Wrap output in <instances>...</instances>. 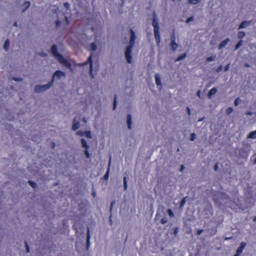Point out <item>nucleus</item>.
<instances>
[{"label": "nucleus", "mask_w": 256, "mask_h": 256, "mask_svg": "<svg viewBox=\"0 0 256 256\" xmlns=\"http://www.w3.org/2000/svg\"><path fill=\"white\" fill-rule=\"evenodd\" d=\"M53 86L52 81H50L48 84L44 85H36L34 86V92L40 93L50 88Z\"/></svg>", "instance_id": "nucleus-1"}, {"label": "nucleus", "mask_w": 256, "mask_h": 256, "mask_svg": "<svg viewBox=\"0 0 256 256\" xmlns=\"http://www.w3.org/2000/svg\"><path fill=\"white\" fill-rule=\"evenodd\" d=\"M68 12H66L64 15H63L62 14H58V20L56 22V27H58L60 26V24L62 23V20H64V18L66 24H69V22L68 20Z\"/></svg>", "instance_id": "nucleus-2"}, {"label": "nucleus", "mask_w": 256, "mask_h": 256, "mask_svg": "<svg viewBox=\"0 0 256 256\" xmlns=\"http://www.w3.org/2000/svg\"><path fill=\"white\" fill-rule=\"evenodd\" d=\"M134 46H131L128 45L126 48L124 52L125 57L126 60L128 64H131L132 62V48Z\"/></svg>", "instance_id": "nucleus-3"}, {"label": "nucleus", "mask_w": 256, "mask_h": 256, "mask_svg": "<svg viewBox=\"0 0 256 256\" xmlns=\"http://www.w3.org/2000/svg\"><path fill=\"white\" fill-rule=\"evenodd\" d=\"M152 25L154 26V32H159V26H158V18L156 12H154L152 14Z\"/></svg>", "instance_id": "nucleus-4"}, {"label": "nucleus", "mask_w": 256, "mask_h": 256, "mask_svg": "<svg viewBox=\"0 0 256 256\" xmlns=\"http://www.w3.org/2000/svg\"><path fill=\"white\" fill-rule=\"evenodd\" d=\"M66 76V73L61 70H57L53 74L52 79L50 81H52L53 84L54 82L55 78L60 80L62 78H64Z\"/></svg>", "instance_id": "nucleus-5"}, {"label": "nucleus", "mask_w": 256, "mask_h": 256, "mask_svg": "<svg viewBox=\"0 0 256 256\" xmlns=\"http://www.w3.org/2000/svg\"><path fill=\"white\" fill-rule=\"evenodd\" d=\"M130 40L129 42V45L131 46H134L135 42V40L136 39V36L134 32L132 30H130Z\"/></svg>", "instance_id": "nucleus-6"}, {"label": "nucleus", "mask_w": 256, "mask_h": 256, "mask_svg": "<svg viewBox=\"0 0 256 256\" xmlns=\"http://www.w3.org/2000/svg\"><path fill=\"white\" fill-rule=\"evenodd\" d=\"M218 197H220L221 198L226 199L228 198V196L227 194H224L222 192H218L214 196V200L216 202L218 201Z\"/></svg>", "instance_id": "nucleus-7"}, {"label": "nucleus", "mask_w": 256, "mask_h": 256, "mask_svg": "<svg viewBox=\"0 0 256 256\" xmlns=\"http://www.w3.org/2000/svg\"><path fill=\"white\" fill-rule=\"evenodd\" d=\"M250 23L251 21L244 20L240 23L238 29L246 28L250 25Z\"/></svg>", "instance_id": "nucleus-8"}, {"label": "nucleus", "mask_w": 256, "mask_h": 256, "mask_svg": "<svg viewBox=\"0 0 256 256\" xmlns=\"http://www.w3.org/2000/svg\"><path fill=\"white\" fill-rule=\"evenodd\" d=\"M89 64H90V66H91V64H92V54H90V56L88 58L87 60H86V62H84L82 63L78 64V65L80 66H84Z\"/></svg>", "instance_id": "nucleus-9"}, {"label": "nucleus", "mask_w": 256, "mask_h": 256, "mask_svg": "<svg viewBox=\"0 0 256 256\" xmlns=\"http://www.w3.org/2000/svg\"><path fill=\"white\" fill-rule=\"evenodd\" d=\"M246 245V243L244 242H242L240 244V246L238 248L236 253L240 255L242 252V251Z\"/></svg>", "instance_id": "nucleus-10"}, {"label": "nucleus", "mask_w": 256, "mask_h": 256, "mask_svg": "<svg viewBox=\"0 0 256 256\" xmlns=\"http://www.w3.org/2000/svg\"><path fill=\"white\" fill-rule=\"evenodd\" d=\"M51 52L52 54L55 56L56 58L58 56V55L60 54L58 53V48L56 45L54 44L53 45L50 49Z\"/></svg>", "instance_id": "nucleus-11"}, {"label": "nucleus", "mask_w": 256, "mask_h": 256, "mask_svg": "<svg viewBox=\"0 0 256 256\" xmlns=\"http://www.w3.org/2000/svg\"><path fill=\"white\" fill-rule=\"evenodd\" d=\"M230 42V39L227 38L225 40L222 41L218 46V49H222L224 47Z\"/></svg>", "instance_id": "nucleus-12"}, {"label": "nucleus", "mask_w": 256, "mask_h": 256, "mask_svg": "<svg viewBox=\"0 0 256 256\" xmlns=\"http://www.w3.org/2000/svg\"><path fill=\"white\" fill-rule=\"evenodd\" d=\"M154 37L157 45H159L160 42V32H154Z\"/></svg>", "instance_id": "nucleus-13"}, {"label": "nucleus", "mask_w": 256, "mask_h": 256, "mask_svg": "<svg viewBox=\"0 0 256 256\" xmlns=\"http://www.w3.org/2000/svg\"><path fill=\"white\" fill-rule=\"evenodd\" d=\"M127 124L128 129H131V125L132 124V118L130 114L127 116Z\"/></svg>", "instance_id": "nucleus-14"}, {"label": "nucleus", "mask_w": 256, "mask_h": 256, "mask_svg": "<svg viewBox=\"0 0 256 256\" xmlns=\"http://www.w3.org/2000/svg\"><path fill=\"white\" fill-rule=\"evenodd\" d=\"M90 228H87V236H86V248H88L89 246H90Z\"/></svg>", "instance_id": "nucleus-15"}, {"label": "nucleus", "mask_w": 256, "mask_h": 256, "mask_svg": "<svg viewBox=\"0 0 256 256\" xmlns=\"http://www.w3.org/2000/svg\"><path fill=\"white\" fill-rule=\"evenodd\" d=\"M170 46L172 47V50H173V51H175L178 48V44L175 41H174V40H172V41H171V42H170Z\"/></svg>", "instance_id": "nucleus-16"}, {"label": "nucleus", "mask_w": 256, "mask_h": 256, "mask_svg": "<svg viewBox=\"0 0 256 256\" xmlns=\"http://www.w3.org/2000/svg\"><path fill=\"white\" fill-rule=\"evenodd\" d=\"M82 146L83 148H86V150H88L89 148V146L86 140L84 138L81 139Z\"/></svg>", "instance_id": "nucleus-17"}, {"label": "nucleus", "mask_w": 256, "mask_h": 256, "mask_svg": "<svg viewBox=\"0 0 256 256\" xmlns=\"http://www.w3.org/2000/svg\"><path fill=\"white\" fill-rule=\"evenodd\" d=\"M156 82L158 86H162L161 80L160 76L158 74L155 75Z\"/></svg>", "instance_id": "nucleus-18"}, {"label": "nucleus", "mask_w": 256, "mask_h": 256, "mask_svg": "<svg viewBox=\"0 0 256 256\" xmlns=\"http://www.w3.org/2000/svg\"><path fill=\"white\" fill-rule=\"evenodd\" d=\"M61 64H63L64 66H66V68H68L69 69L71 68L72 65L70 64V62L66 59H65L64 60V61L62 62V63Z\"/></svg>", "instance_id": "nucleus-19"}, {"label": "nucleus", "mask_w": 256, "mask_h": 256, "mask_svg": "<svg viewBox=\"0 0 256 256\" xmlns=\"http://www.w3.org/2000/svg\"><path fill=\"white\" fill-rule=\"evenodd\" d=\"M61 64H63L64 66H66V68H68L69 69L71 68L72 65L70 64V62L66 59H65L64 60V61L62 62V63Z\"/></svg>", "instance_id": "nucleus-20"}, {"label": "nucleus", "mask_w": 256, "mask_h": 256, "mask_svg": "<svg viewBox=\"0 0 256 256\" xmlns=\"http://www.w3.org/2000/svg\"><path fill=\"white\" fill-rule=\"evenodd\" d=\"M30 6V2H25L22 6L24 7V8L22 10V12H24L26 10H27Z\"/></svg>", "instance_id": "nucleus-21"}, {"label": "nucleus", "mask_w": 256, "mask_h": 256, "mask_svg": "<svg viewBox=\"0 0 256 256\" xmlns=\"http://www.w3.org/2000/svg\"><path fill=\"white\" fill-rule=\"evenodd\" d=\"M217 92V89L216 88H212L208 93V96L210 98L214 94Z\"/></svg>", "instance_id": "nucleus-22"}, {"label": "nucleus", "mask_w": 256, "mask_h": 256, "mask_svg": "<svg viewBox=\"0 0 256 256\" xmlns=\"http://www.w3.org/2000/svg\"><path fill=\"white\" fill-rule=\"evenodd\" d=\"M80 127V122H76L74 124H72V129L74 130H76L78 129Z\"/></svg>", "instance_id": "nucleus-23"}, {"label": "nucleus", "mask_w": 256, "mask_h": 256, "mask_svg": "<svg viewBox=\"0 0 256 256\" xmlns=\"http://www.w3.org/2000/svg\"><path fill=\"white\" fill-rule=\"evenodd\" d=\"M10 42L9 40L8 39L4 42V48L5 50H8L10 47Z\"/></svg>", "instance_id": "nucleus-24"}, {"label": "nucleus", "mask_w": 256, "mask_h": 256, "mask_svg": "<svg viewBox=\"0 0 256 256\" xmlns=\"http://www.w3.org/2000/svg\"><path fill=\"white\" fill-rule=\"evenodd\" d=\"M248 138H256V130L250 132L248 136Z\"/></svg>", "instance_id": "nucleus-25"}, {"label": "nucleus", "mask_w": 256, "mask_h": 256, "mask_svg": "<svg viewBox=\"0 0 256 256\" xmlns=\"http://www.w3.org/2000/svg\"><path fill=\"white\" fill-rule=\"evenodd\" d=\"M97 48V46L95 42H92L90 45V50L95 51Z\"/></svg>", "instance_id": "nucleus-26"}, {"label": "nucleus", "mask_w": 256, "mask_h": 256, "mask_svg": "<svg viewBox=\"0 0 256 256\" xmlns=\"http://www.w3.org/2000/svg\"><path fill=\"white\" fill-rule=\"evenodd\" d=\"M186 54H184L180 56L176 60V62L182 60L186 58Z\"/></svg>", "instance_id": "nucleus-27"}, {"label": "nucleus", "mask_w": 256, "mask_h": 256, "mask_svg": "<svg viewBox=\"0 0 256 256\" xmlns=\"http://www.w3.org/2000/svg\"><path fill=\"white\" fill-rule=\"evenodd\" d=\"M56 58L58 60L60 63L62 64V62L64 61V60L66 59L64 56L62 55V54H60L58 56L56 57Z\"/></svg>", "instance_id": "nucleus-28"}, {"label": "nucleus", "mask_w": 256, "mask_h": 256, "mask_svg": "<svg viewBox=\"0 0 256 256\" xmlns=\"http://www.w3.org/2000/svg\"><path fill=\"white\" fill-rule=\"evenodd\" d=\"M127 182H128V178L126 176H124V190H126V189L128 188Z\"/></svg>", "instance_id": "nucleus-29"}, {"label": "nucleus", "mask_w": 256, "mask_h": 256, "mask_svg": "<svg viewBox=\"0 0 256 256\" xmlns=\"http://www.w3.org/2000/svg\"><path fill=\"white\" fill-rule=\"evenodd\" d=\"M243 41L242 40H240L238 43L236 45L234 50H236L238 49L242 44Z\"/></svg>", "instance_id": "nucleus-30"}, {"label": "nucleus", "mask_w": 256, "mask_h": 256, "mask_svg": "<svg viewBox=\"0 0 256 256\" xmlns=\"http://www.w3.org/2000/svg\"><path fill=\"white\" fill-rule=\"evenodd\" d=\"M246 35V34L243 31H240L238 32V38H243Z\"/></svg>", "instance_id": "nucleus-31"}, {"label": "nucleus", "mask_w": 256, "mask_h": 256, "mask_svg": "<svg viewBox=\"0 0 256 256\" xmlns=\"http://www.w3.org/2000/svg\"><path fill=\"white\" fill-rule=\"evenodd\" d=\"M37 54L41 57L46 58L48 56V54L44 52H40L37 53Z\"/></svg>", "instance_id": "nucleus-32"}, {"label": "nucleus", "mask_w": 256, "mask_h": 256, "mask_svg": "<svg viewBox=\"0 0 256 256\" xmlns=\"http://www.w3.org/2000/svg\"><path fill=\"white\" fill-rule=\"evenodd\" d=\"M216 56H211L208 58L206 59V61L207 62H210L214 61L216 60Z\"/></svg>", "instance_id": "nucleus-33"}, {"label": "nucleus", "mask_w": 256, "mask_h": 256, "mask_svg": "<svg viewBox=\"0 0 256 256\" xmlns=\"http://www.w3.org/2000/svg\"><path fill=\"white\" fill-rule=\"evenodd\" d=\"M187 198V197H185L180 202V208H182L184 205L186 204V198Z\"/></svg>", "instance_id": "nucleus-34"}, {"label": "nucleus", "mask_w": 256, "mask_h": 256, "mask_svg": "<svg viewBox=\"0 0 256 256\" xmlns=\"http://www.w3.org/2000/svg\"><path fill=\"white\" fill-rule=\"evenodd\" d=\"M93 66L92 64L90 66V75L92 78H94V74H92Z\"/></svg>", "instance_id": "nucleus-35"}, {"label": "nucleus", "mask_w": 256, "mask_h": 256, "mask_svg": "<svg viewBox=\"0 0 256 256\" xmlns=\"http://www.w3.org/2000/svg\"><path fill=\"white\" fill-rule=\"evenodd\" d=\"M167 212L168 213V214L169 215V216L170 218L174 217V214L173 212L172 211V210L171 209H168L167 210Z\"/></svg>", "instance_id": "nucleus-36"}, {"label": "nucleus", "mask_w": 256, "mask_h": 256, "mask_svg": "<svg viewBox=\"0 0 256 256\" xmlns=\"http://www.w3.org/2000/svg\"><path fill=\"white\" fill-rule=\"evenodd\" d=\"M84 135H86V136L88 138H92V134H91L90 131L85 132Z\"/></svg>", "instance_id": "nucleus-37"}, {"label": "nucleus", "mask_w": 256, "mask_h": 256, "mask_svg": "<svg viewBox=\"0 0 256 256\" xmlns=\"http://www.w3.org/2000/svg\"><path fill=\"white\" fill-rule=\"evenodd\" d=\"M200 0H189V3L192 4H196L199 2Z\"/></svg>", "instance_id": "nucleus-38"}, {"label": "nucleus", "mask_w": 256, "mask_h": 256, "mask_svg": "<svg viewBox=\"0 0 256 256\" xmlns=\"http://www.w3.org/2000/svg\"><path fill=\"white\" fill-rule=\"evenodd\" d=\"M76 134L79 136H82L85 134V132H83L82 130H78L76 132Z\"/></svg>", "instance_id": "nucleus-39"}, {"label": "nucleus", "mask_w": 256, "mask_h": 256, "mask_svg": "<svg viewBox=\"0 0 256 256\" xmlns=\"http://www.w3.org/2000/svg\"><path fill=\"white\" fill-rule=\"evenodd\" d=\"M233 111V109L231 107H229L228 108H227V110H226V114H228V115H229Z\"/></svg>", "instance_id": "nucleus-40"}, {"label": "nucleus", "mask_w": 256, "mask_h": 256, "mask_svg": "<svg viewBox=\"0 0 256 256\" xmlns=\"http://www.w3.org/2000/svg\"><path fill=\"white\" fill-rule=\"evenodd\" d=\"M160 222L162 224H165L168 222V220L166 218L164 217L160 220Z\"/></svg>", "instance_id": "nucleus-41"}, {"label": "nucleus", "mask_w": 256, "mask_h": 256, "mask_svg": "<svg viewBox=\"0 0 256 256\" xmlns=\"http://www.w3.org/2000/svg\"><path fill=\"white\" fill-rule=\"evenodd\" d=\"M196 138V134L194 133H192L190 136V140L191 141H194Z\"/></svg>", "instance_id": "nucleus-42"}, {"label": "nucleus", "mask_w": 256, "mask_h": 256, "mask_svg": "<svg viewBox=\"0 0 256 256\" xmlns=\"http://www.w3.org/2000/svg\"><path fill=\"white\" fill-rule=\"evenodd\" d=\"M28 182L30 184V186L33 188H35L36 186V184L35 182L30 180H29Z\"/></svg>", "instance_id": "nucleus-43"}, {"label": "nucleus", "mask_w": 256, "mask_h": 256, "mask_svg": "<svg viewBox=\"0 0 256 256\" xmlns=\"http://www.w3.org/2000/svg\"><path fill=\"white\" fill-rule=\"evenodd\" d=\"M25 246H26V252H30V248L28 245L26 241L24 242Z\"/></svg>", "instance_id": "nucleus-44"}, {"label": "nucleus", "mask_w": 256, "mask_h": 256, "mask_svg": "<svg viewBox=\"0 0 256 256\" xmlns=\"http://www.w3.org/2000/svg\"><path fill=\"white\" fill-rule=\"evenodd\" d=\"M64 7L66 8V10H70V6L68 2H66L64 4Z\"/></svg>", "instance_id": "nucleus-45"}, {"label": "nucleus", "mask_w": 256, "mask_h": 256, "mask_svg": "<svg viewBox=\"0 0 256 256\" xmlns=\"http://www.w3.org/2000/svg\"><path fill=\"white\" fill-rule=\"evenodd\" d=\"M193 20H194V17L193 16H190V18H188L186 19V23H189L190 22H192Z\"/></svg>", "instance_id": "nucleus-46"}, {"label": "nucleus", "mask_w": 256, "mask_h": 256, "mask_svg": "<svg viewBox=\"0 0 256 256\" xmlns=\"http://www.w3.org/2000/svg\"><path fill=\"white\" fill-rule=\"evenodd\" d=\"M12 80L15 82H21L22 80V78H13Z\"/></svg>", "instance_id": "nucleus-47"}, {"label": "nucleus", "mask_w": 256, "mask_h": 256, "mask_svg": "<svg viewBox=\"0 0 256 256\" xmlns=\"http://www.w3.org/2000/svg\"><path fill=\"white\" fill-rule=\"evenodd\" d=\"M84 154H86V156L87 158H90V154L88 152V150H86L84 151Z\"/></svg>", "instance_id": "nucleus-48"}, {"label": "nucleus", "mask_w": 256, "mask_h": 256, "mask_svg": "<svg viewBox=\"0 0 256 256\" xmlns=\"http://www.w3.org/2000/svg\"><path fill=\"white\" fill-rule=\"evenodd\" d=\"M108 175H109V168L108 169L106 174H104V178L105 179H107L108 177Z\"/></svg>", "instance_id": "nucleus-49"}, {"label": "nucleus", "mask_w": 256, "mask_h": 256, "mask_svg": "<svg viewBox=\"0 0 256 256\" xmlns=\"http://www.w3.org/2000/svg\"><path fill=\"white\" fill-rule=\"evenodd\" d=\"M222 69V65H220V66H219L218 68L216 69V72H220Z\"/></svg>", "instance_id": "nucleus-50"}, {"label": "nucleus", "mask_w": 256, "mask_h": 256, "mask_svg": "<svg viewBox=\"0 0 256 256\" xmlns=\"http://www.w3.org/2000/svg\"><path fill=\"white\" fill-rule=\"evenodd\" d=\"M116 96H115L114 102V105H113V107H114L113 109L114 110L116 109Z\"/></svg>", "instance_id": "nucleus-51"}, {"label": "nucleus", "mask_w": 256, "mask_h": 256, "mask_svg": "<svg viewBox=\"0 0 256 256\" xmlns=\"http://www.w3.org/2000/svg\"><path fill=\"white\" fill-rule=\"evenodd\" d=\"M239 100H240L238 98H237L235 100L234 104L236 106H237L238 104Z\"/></svg>", "instance_id": "nucleus-52"}, {"label": "nucleus", "mask_w": 256, "mask_h": 256, "mask_svg": "<svg viewBox=\"0 0 256 256\" xmlns=\"http://www.w3.org/2000/svg\"><path fill=\"white\" fill-rule=\"evenodd\" d=\"M230 68V64H227L226 66V67L224 68V71L225 72L228 71L229 70Z\"/></svg>", "instance_id": "nucleus-53"}, {"label": "nucleus", "mask_w": 256, "mask_h": 256, "mask_svg": "<svg viewBox=\"0 0 256 256\" xmlns=\"http://www.w3.org/2000/svg\"><path fill=\"white\" fill-rule=\"evenodd\" d=\"M203 232H204V230H198V232H197V234H198V236H200V234Z\"/></svg>", "instance_id": "nucleus-54"}, {"label": "nucleus", "mask_w": 256, "mask_h": 256, "mask_svg": "<svg viewBox=\"0 0 256 256\" xmlns=\"http://www.w3.org/2000/svg\"><path fill=\"white\" fill-rule=\"evenodd\" d=\"M186 110H187L188 115L190 116L191 114V112H190V108L188 107H186Z\"/></svg>", "instance_id": "nucleus-55"}, {"label": "nucleus", "mask_w": 256, "mask_h": 256, "mask_svg": "<svg viewBox=\"0 0 256 256\" xmlns=\"http://www.w3.org/2000/svg\"><path fill=\"white\" fill-rule=\"evenodd\" d=\"M246 114L248 116H252L253 114V113L251 112H246Z\"/></svg>", "instance_id": "nucleus-56"}, {"label": "nucleus", "mask_w": 256, "mask_h": 256, "mask_svg": "<svg viewBox=\"0 0 256 256\" xmlns=\"http://www.w3.org/2000/svg\"><path fill=\"white\" fill-rule=\"evenodd\" d=\"M184 168H185L184 166V165H182L180 169V172H182L183 171V170L184 169Z\"/></svg>", "instance_id": "nucleus-57"}, {"label": "nucleus", "mask_w": 256, "mask_h": 256, "mask_svg": "<svg viewBox=\"0 0 256 256\" xmlns=\"http://www.w3.org/2000/svg\"><path fill=\"white\" fill-rule=\"evenodd\" d=\"M14 26L18 28V24L17 22H15L13 24Z\"/></svg>", "instance_id": "nucleus-58"}, {"label": "nucleus", "mask_w": 256, "mask_h": 256, "mask_svg": "<svg viewBox=\"0 0 256 256\" xmlns=\"http://www.w3.org/2000/svg\"><path fill=\"white\" fill-rule=\"evenodd\" d=\"M32 139L34 142H38V140H37V138H36L35 137L32 138Z\"/></svg>", "instance_id": "nucleus-59"}, {"label": "nucleus", "mask_w": 256, "mask_h": 256, "mask_svg": "<svg viewBox=\"0 0 256 256\" xmlns=\"http://www.w3.org/2000/svg\"><path fill=\"white\" fill-rule=\"evenodd\" d=\"M218 168V166L217 164H216L215 166H214V170L216 171L217 170Z\"/></svg>", "instance_id": "nucleus-60"}, {"label": "nucleus", "mask_w": 256, "mask_h": 256, "mask_svg": "<svg viewBox=\"0 0 256 256\" xmlns=\"http://www.w3.org/2000/svg\"><path fill=\"white\" fill-rule=\"evenodd\" d=\"M175 39H176V38H175V36H174V34L172 35L171 36V41L172 40H174V41H175Z\"/></svg>", "instance_id": "nucleus-61"}, {"label": "nucleus", "mask_w": 256, "mask_h": 256, "mask_svg": "<svg viewBox=\"0 0 256 256\" xmlns=\"http://www.w3.org/2000/svg\"><path fill=\"white\" fill-rule=\"evenodd\" d=\"M82 120L84 122V123H87L88 121H87V120L86 119V118H84Z\"/></svg>", "instance_id": "nucleus-62"}, {"label": "nucleus", "mask_w": 256, "mask_h": 256, "mask_svg": "<svg viewBox=\"0 0 256 256\" xmlns=\"http://www.w3.org/2000/svg\"><path fill=\"white\" fill-rule=\"evenodd\" d=\"M177 232H178V228H176V229H175V230H174V234L175 236H176V234H177Z\"/></svg>", "instance_id": "nucleus-63"}, {"label": "nucleus", "mask_w": 256, "mask_h": 256, "mask_svg": "<svg viewBox=\"0 0 256 256\" xmlns=\"http://www.w3.org/2000/svg\"><path fill=\"white\" fill-rule=\"evenodd\" d=\"M244 66L246 68H248L250 66V65L246 63L244 64Z\"/></svg>", "instance_id": "nucleus-64"}]
</instances>
